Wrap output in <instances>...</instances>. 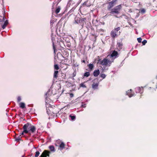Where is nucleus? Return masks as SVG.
Masks as SVG:
<instances>
[{"label": "nucleus", "mask_w": 157, "mask_h": 157, "mask_svg": "<svg viewBox=\"0 0 157 157\" xmlns=\"http://www.w3.org/2000/svg\"><path fill=\"white\" fill-rule=\"evenodd\" d=\"M40 154V152L39 151H37L36 152V154L35 155V157H37Z\"/></svg>", "instance_id": "23"}, {"label": "nucleus", "mask_w": 157, "mask_h": 157, "mask_svg": "<svg viewBox=\"0 0 157 157\" xmlns=\"http://www.w3.org/2000/svg\"><path fill=\"white\" fill-rule=\"evenodd\" d=\"M76 74V73L75 72L74 73H73V75L74 76H75Z\"/></svg>", "instance_id": "32"}, {"label": "nucleus", "mask_w": 157, "mask_h": 157, "mask_svg": "<svg viewBox=\"0 0 157 157\" xmlns=\"http://www.w3.org/2000/svg\"><path fill=\"white\" fill-rule=\"evenodd\" d=\"M88 67L89 69L91 70L93 68L94 66L93 64H90L88 65Z\"/></svg>", "instance_id": "19"}, {"label": "nucleus", "mask_w": 157, "mask_h": 157, "mask_svg": "<svg viewBox=\"0 0 157 157\" xmlns=\"http://www.w3.org/2000/svg\"><path fill=\"white\" fill-rule=\"evenodd\" d=\"M147 42V41L146 40H144V41H142V43L143 45H144L146 44V43Z\"/></svg>", "instance_id": "26"}, {"label": "nucleus", "mask_w": 157, "mask_h": 157, "mask_svg": "<svg viewBox=\"0 0 157 157\" xmlns=\"http://www.w3.org/2000/svg\"><path fill=\"white\" fill-rule=\"evenodd\" d=\"M113 59L110 58L108 56L100 62V64L104 66H110L113 62Z\"/></svg>", "instance_id": "2"}, {"label": "nucleus", "mask_w": 157, "mask_h": 157, "mask_svg": "<svg viewBox=\"0 0 157 157\" xmlns=\"http://www.w3.org/2000/svg\"><path fill=\"white\" fill-rule=\"evenodd\" d=\"M50 152L47 150H44L40 156L41 157H46L47 156H49Z\"/></svg>", "instance_id": "6"}, {"label": "nucleus", "mask_w": 157, "mask_h": 157, "mask_svg": "<svg viewBox=\"0 0 157 157\" xmlns=\"http://www.w3.org/2000/svg\"><path fill=\"white\" fill-rule=\"evenodd\" d=\"M136 92H140L141 91V88L140 87H137L135 89Z\"/></svg>", "instance_id": "16"}, {"label": "nucleus", "mask_w": 157, "mask_h": 157, "mask_svg": "<svg viewBox=\"0 0 157 157\" xmlns=\"http://www.w3.org/2000/svg\"><path fill=\"white\" fill-rule=\"evenodd\" d=\"M58 71H55L54 74V78H57L58 77Z\"/></svg>", "instance_id": "11"}, {"label": "nucleus", "mask_w": 157, "mask_h": 157, "mask_svg": "<svg viewBox=\"0 0 157 157\" xmlns=\"http://www.w3.org/2000/svg\"><path fill=\"white\" fill-rule=\"evenodd\" d=\"M53 48L54 50V52H55V47L54 45V43L53 44Z\"/></svg>", "instance_id": "28"}, {"label": "nucleus", "mask_w": 157, "mask_h": 157, "mask_svg": "<svg viewBox=\"0 0 157 157\" xmlns=\"http://www.w3.org/2000/svg\"><path fill=\"white\" fill-rule=\"evenodd\" d=\"M121 8V5H119L115 7L113 9L111 10L110 13L112 14H114V13L118 14L119 13V11Z\"/></svg>", "instance_id": "3"}, {"label": "nucleus", "mask_w": 157, "mask_h": 157, "mask_svg": "<svg viewBox=\"0 0 157 157\" xmlns=\"http://www.w3.org/2000/svg\"><path fill=\"white\" fill-rule=\"evenodd\" d=\"M64 146L65 144L63 142H62L59 145V147L61 148V149H63L64 148Z\"/></svg>", "instance_id": "14"}, {"label": "nucleus", "mask_w": 157, "mask_h": 157, "mask_svg": "<svg viewBox=\"0 0 157 157\" xmlns=\"http://www.w3.org/2000/svg\"><path fill=\"white\" fill-rule=\"evenodd\" d=\"M20 107L22 109H23L25 107V104L23 102H20L19 103Z\"/></svg>", "instance_id": "9"}, {"label": "nucleus", "mask_w": 157, "mask_h": 157, "mask_svg": "<svg viewBox=\"0 0 157 157\" xmlns=\"http://www.w3.org/2000/svg\"><path fill=\"white\" fill-rule=\"evenodd\" d=\"M60 10V7L59 6H58L57 8L55 10V13L57 14L58 13Z\"/></svg>", "instance_id": "15"}, {"label": "nucleus", "mask_w": 157, "mask_h": 157, "mask_svg": "<svg viewBox=\"0 0 157 157\" xmlns=\"http://www.w3.org/2000/svg\"><path fill=\"white\" fill-rule=\"evenodd\" d=\"M90 75V73L89 72H87L84 73V76L85 77H88Z\"/></svg>", "instance_id": "18"}, {"label": "nucleus", "mask_w": 157, "mask_h": 157, "mask_svg": "<svg viewBox=\"0 0 157 157\" xmlns=\"http://www.w3.org/2000/svg\"><path fill=\"white\" fill-rule=\"evenodd\" d=\"M21 139H20V137H18V138H17L16 139V141H19V140H20Z\"/></svg>", "instance_id": "30"}, {"label": "nucleus", "mask_w": 157, "mask_h": 157, "mask_svg": "<svg viewBox=\"0 0 157 157\" xmlns=\"http://www.w3.org/2000/svg\"><path fill=\"white\" fill-rule=\"evenodd\" d=\"M100 74V71L99 70H95L93 72V75L95 77L98 76Z\"/></svg>", "instance_id": "7"}, {"label": "nucleus", "mask_w": 157, "mask_h": 157, "mask_svg": "<svg viewBox=\"0 0 157 157\" xmlns=\"http://www.w3.org/2000/svg\"><path fill=\"white\" fill-rule=\"evenodd\" d=\"M100 76L102 78H104L106 77L105 75L104 74H101Z\"/></svg>", "instance_id": "24"}, {"label": "nucleus", "mask_w": 157, "mask_h": 157, "mask_svg": "<svg viewBox=\"0 0 157 157\" xmlns=\"http://www.w3.org/2000/svg\"><path fill=\"white\" fill-rule=\"evenodd\" d=\"M64 76H64V77H65V76L66 75H65V74H64Z\"/></svg>", "instance_id": "35"}, {"label": "nucleus", "mask_w": 157, "mask_h": 157, "mask_svg": "<svg viewBox=\"0 0 157 157\" xmlns=\"http://www.w3.org/2000/svg\"><path fill=\"white\" fill-rule=\"evenodd\" d=\"M82 63H85V60H82Z\"/></svg>", "instance_id": "33"}, {"label": "nucleus", "mask_w": 157, "mask_h": 157, "mask_svg": "<svg viewBox=\"0 0 157 157\" xmlns=\"http://www.w3.org/2000/svg\"><path fill=\"white\" fill-rule=\"evenodd\" d=\"M132 96H133V95H129V97H132Z\"/></svg>", "instance_id": "34"}, {"label": "nucleus", "mask_w": 157, "mask_h": 157, "mask_svg": "<svg viewBox=\"0 0 157 157\" xmlns=\"http://www.w3.org/2000/svg\"><path fill=\"white\" fill-rule=\"evenodd\" d=\"M8 23V22L6 20L4 24L2 25V28H3V29H5V27H6V26L7 25Z\"/></svg>", "instance_id": "17"}, {"label": "nucleus", "mask_w": 157, "mask_h": 157, "mask_svg": "<svg viewBox=\"0 0 157 157\" xmlns=\"http://www.w3.org/2000/svg\"><path fill=\"white\" fill-rule=\"evenodd\" d=\"M98 83H95L93 82L92 85V87L94 89H95L97 88L98 86Z\"/></svg>", "instance_id": "8"}, {"label": "nucleus", "mask_w": 157, "mask_h": 157, "mask_svg": "<svg viewBox=\"0 0 157 157\" xmlns=\"http://www.w3.org/2000/svg\"><path fill=\"white\" fill-rule=\"evenodd\" d=\"M113 6V2H110L109 4L108 9H110Z\"/></svg>", "instance_id": "10"}, {"label": "nucleus", "mask_w": 157, "mask_h": 157, "mask_svg": "<svg viewBox=\"0 0 157 157\" xmlns=\"http://www.w3.org/2000/svg\"><path fill=\"white\" fill-rule=\"evenodd\" d=\"M55 69L58 70L59 69V67L57 64H55L54 65Z\"/></svg>", "instance_id": "20"}, {"label": "nucleus", "mask_w": 157, "mask_h": 157, "mask_svg": "<svg viewBox=\"0 0 157 157\" xmlns=\"http://www.w3.org/2000/svg\"><path fill=\"white\" fill-rule=\"evenodd\" d=\"M69 117L71 118V120L72 121L74 120L75 118V116H72L71 115H70Z\"/></svg>", "instance_id": "21"}, {"label": "nucleus", "mask_w": 157, "mask_h": 157, "mask_svg": "<svg viewBox=\"0 0 157 157\" xmlns=\"http://www.w3.org/2000/svg\"><path fill=\"white\" fill-rule=\"evenodd\" d=\"M49 148L51 151H55V147L54 146L52 145L50 146Z\"/></svg>", "instance_id": "13"}, {"label": "nucleus", "mask_w": 157, "mask_h": 157, "mask_svg": "<svg viewBox=\"0 0 157 157\" xmlns=\"http://www.w3.org/2000/svg\"><path fill=\"white\" fill-rule=\"evenodd\" d=\"M21 97H18L17 98V101L18 102H19L21 101Z\"/></svg>", "instance_id": "25"}, {"label": "nucleus", "mask_w": 157, "mask_h": 157, "mask_svg": "<svg viewBox=\"0 0 157 157\" xmlns=\"http://www.w3.org/2000/svg\"><path fill=\"white\" fill-rule=\"evenodd\" d=\"M118 55V52L117 51L115 50L113 51L111 54L110 55H108L109 58H112L113 59V61L116 58Z\"/></svg>", "instance_id": "5"}, {"label": "nucleus", "mask_w": 157, "mask_h": 157, "mask_svg": "<svg viewBox=\"0 0 157 157\" xmlns=\"http://www.w3.org/2000/svg\"><path fill=\"white\" fill-rule=\"evenodd\" d=\"M145 10H144V9H142V10H141V12L142 13H145Z\"/></svg>", "instance_id": "29"}, {"label": "nucleus", "mask_w": 157, "mask_h": 157, "mask_svg": "<svg viewBox=\"0 0 157 157\" xmlns=\"http://www.w3.org/2000/svg\"><path fill=\"white\" fill-rule=\"evenodd\" d=\"M23 131L21 133H20V136L23 135L24 133H30V132L32 133H34L36 130V128L35 126L29 123L25 124L23 126Z\"/></svg>", "instance_id": "1"}, {"label": "nucleus", "mask_w": 157, "mask_h": 157, "mask_svg": "<svg viewBox=\"0 0 157 157\" xmlns=\"http://www.w3.org/2000/svg\"><path fill=\"white\" fill-rule=\"evenodd\" d=\"M120 29V27H118L111 31V35L112 37L114 38L117 36V33Z\"/></svg>", "instance_id": "4"}, {"label": "nucleus", "mask_w": 157, "mask_h": 157, "mask_svg": "<svg viewBox=\"0 0 157 157\" xmlns=\"http://www.w3.org/2000/svg\"><path fill=\"white\" fill-rule=\"evenodd\" d=\"M70 97H72L73 96V94H70Z\"/></svg>", "instance_id": "31"}, {"label": "nucleus", "mask_w": 157, "mask_h": 157, "mask_svg": "<svg viewBox=\"0 0 157 157\" xmlns=\"http://www.w3.org/2000/svg\"><path fill=\"white\" fill-rule=\"evenodd\" d=\"M123 44L121 43H118L117 44V46L120 49H121L122 48V46Z\"/></svg>", "instance_id": "12"}, {"label": "nucleus", "mask_w": 157, "mask_h": 157, "mask_svg": "<svg viewBox=\"0 0 157 157\" xmlns=\"http://www.w3.org/2000/svg\"><path fill=\"white\" fill-rule=\"evenodd\" d=\"M142 39L141 38H137V40L139 43H140L141 42Z\"/></svg>", "instance_id": "27"}, {"label": "nucleus", "mask_w": 157, "mask_h": 157, "mask_svg": "<svg viewBox=\"0 0 157 157\" xmlns=\"http://www.w3.org/2000/svg\"><path fill=\"white\" fill-rule=\"evenodd\" d=\"M80 87H84V88H86V85L84 84V83H81L80 84Z\"/></svg>", "instance_id": "22"}]
</instances>
